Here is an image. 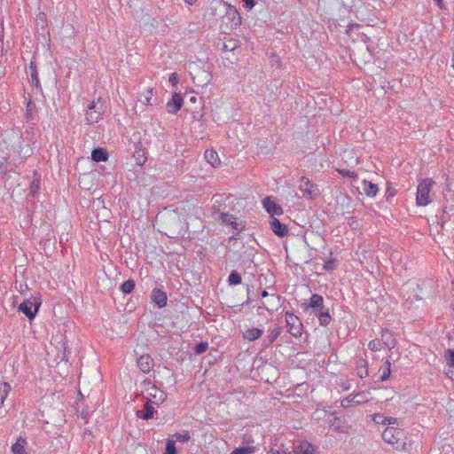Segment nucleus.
Returning <instances> with one entry per match:
<instances>
[{"label": "nucleus", "instance_id": "1", "mask_svg": "<svg viewBox=\"0 0 454 454\" xmlns=\"http://www.w3.org/2000/svg\"><path fill=\"white\" fill-rule=\"evenodd\" d=\"M434 184V182L431 178H425L419 184L416 195L418 206L425 207L431 202L429 195Z\"/></svg>", "mask_w": 454, "mask_h": 454}, {"label": "nucleus", "instance_id": "2", "mask_svg": "<svg viewBox=\"0 0 454 454\" xmlns=\"http://www.w3.org/2000/svg\"><path fill=\"white\" fill-rule=\"evenodd\" d=\"M285 318L288 333L294 337H300L303 330L300 318L288 311L286 313Z\"/></svg>", "mask_w": 454, "mask_h": 454}, {"label": "nucleus", "instance_id": "3", "mask_svg": "<svg viewBox=\"0 0 454 454\" xmlns=\"http://www.w3.org/2000/svg\"><path fill=\"white\" fill-rule=\"evenodd\" d=\"M40 305V301L32 299H25L20 304L18 310L22 312L29 320H32L38 312Z\"/></svg>", "mask_w": 454, "mask_h": 454}, {"label": "nucleus", "instance_id": "4", "mask_svg": "<svg viewBox=\"0 0 454 454\" xmlns=\"http://www.w3.org/2000/svg\"><path fill=\"white\" fill-rule=\"evenodd\" d=\"M103 104L98 100V102L92 101L88 106L86 112V120L89 123H96L102 118Z\"/></svg>", "mask_w": 454, "mask_h": 454}, {"label": "nucleus", "instance_id": "5", "mask_svg": "<svg viewBox=\"0 0 454 454\" xmlns=\"http://www.w3.org/2000/svg\"><path fill=\"white\" fill-rule=\"evenodd\" d=\"M403 434V430L397 427H388L383 431L382 438L386 442L395 446V444H398Z\"/></svg>", "mask_w": 454, "mask_h": 454}, {"label": "nucleus", "instance_id": "6", "mask_svg": "<svg viewBox=\"0 0 454 454\" xmlns=\"http://www.w3.org/2000/svg\"><path fill=\"white\" fill-rule=\"evenodd\" d=\"M299 189L301 191L303 197L313 199L317 195L315 185L306 176L301 177Z\"/></svg>", "mask_w": 454, "mask_h": 454}, {"label": "nucleus", "instance_id": "7", "mask_svg": "<svg viewBox=\"0 0 454 454\" xmlns=\"http://www.w3.org/2000/svg\"><path fill=\"white\" fill-rule=\"evenodd\" d=\"M147 395L151 397V402L155 404L162 403L166 399V394L153 385L146 389Z\"/></svg>", "mask_w": 454, "mask_h": 454}, {"label": "nucleus", "instance_id": "8", "mask_svg": "<svg viewBox=\"0 0 454 454\" xmlns=\"http://www.w3.org/2000/svg\"><path fill=\"white\" fill-rule=\"evenodd\" d=\"M270 229L274 232L275 235L278 237H285L288 233L287 226L282 223L278 219L275 217H271L270 219Z\"/></svg>", "mask_w": 454, "mask_h": 454}, {"label": "nucleus", "instance_id": "9", "mask_svg": "<svg viewBox=\"0 0 454 454\" xmlns=\"http://www.w3.org/2000/svg\"><path fill=\"white\" fill-rule=\"evenodd\" d=\"M183 106V98L180 94L175 93L167 103L168 112L176 114Z\"/></svg>", "mask_w": 454, "mask_h": 454}, {"label": "nucleus", "instance_id": "10", "mask_svg": "<svg viewBox=\"0 0 454 454\" xmlns=\"http://www.w3.org/2000/svg\"><path fill=\"white\" fill-rule=\"evenodd\" d=\"M314 446L308 442H301L294 444L292 451L289 454H314Z\"/></svg>", "mask_w": 454, "mask_h": 454}, {"label": "nucleus", "instance_id": "11", "mask_svg": "<svg viewBox=\"0 0 454 454\" xmlns=\"http://www.w3.org/2000/svg\"><path fill=\"white\" fill-rule=\"evenodd\" d=\"M263 207L265 210L270 214L271 215H279L283 214L282 207L275 203V201L271 200L270 197H266L262 201Z\"/></svg>", "mask_w": 454, "mask_h": 454}, {"label": "nucleus", "instance_id": "12", "mask_svg": "<svg viewBox=\"0 0 454 454\" xmlns=\"http://www.w3.org/2000/svg\"><path fill=\"white\" fill-rule=\"evenodd\" d=\"M152 403L151 401H147L142 410L137 411V417L145 420L152 419L156 412Z\"/></svg>", "mask_w": 454, "mask_h": 454}, {"label": "nucleus", "instance_id": "13", "mask_svg": "<svg viewBox=\"0 0 454 454\" xmlns=\"http://www.w3.org/2000/svg\"><path fill=\"white\" fill-rule=\"evenodd\" d=\"M220 219L227 225H231L233 230L240 231L243 229L241 223L237 221V218L228 213H221Z\"/></svg>", "mask_w": 454, "mask_h": 454}, {"label": "nucleus", "instance_id": "14", "mask_svg": "<svg viewBox=\"0 0 454 454\" xmlns=\"http://www.w3.org/2000/svg\"><path fill=\"white\" fill-rule=\"evenodd\" d=\"M308 307L313 309L315 311H322L327 309L324 305L323 296L317 294L311 295Z\"/></svg>", "mask_w": 454, "mask_h": 454}, {"label": "nucleus", "instance_id": "15", "mask_svg": "<svg viewBox=\"0 0 454 454\" xmlns=\"http://www.w3.org/2000/svg\"><path fill=\"white\" fill-rule=\"evenodd\" d=\"M151 298L159 308H163L167 305V294L160 289H154L152 292Z\"/></svg>", "mask_w": 454, "mask_h": 454}, {"label": "nucleus", "instance_id": "16", "mask_svg": "<svg viewBox=\"0 0 454 454\" xmlns=\"http://www.w3.org/2000/svg\"><path fill=\"white\" fill-rule=\"evenodd\" d=\"M138 368L145 373H148L153 367V359L148 355H143L137 359Z\"/></svg>", "mask_w": 454, "mask_h": 454}, {"label": "nucleus", "instance_id": "17", "mask_svg": "<svg viewBox=\"0 0 454 454\" xmlns=\"http://www.w3.org/2000/svg\"><path fill=\"white\" fill-rule=\"evenodd\" d=\"M27 445V439L20 436L11 448L12 454H28V452L26 451Z\"/></svg>", "mask_w": 454, "mask_h": 454}, {"label": "nucleus", "instance_id": "18", "mask_svg": "<svg viewBox=\"0 0 454 454\" xmlns=\"http://www.w3.org/2000/svg\"><path fill=\"white\" fill-rule=\"evenodd\" d=\"M204 157L206 160L214 168L218 167L220 165V159L218 153L212 150L207 149L205 151Z\"/></svg>", "mask_w": 454, "mask_h": 454}, {"label": "nucleus", "instance_id": "19", "mask_svg": "<svg viewBox=\"0 0 454 454\" xmlns=\"http://www.w3.org/2000/svg\"><path fill=\"white\" fill-rule=\"evenodd\" d=\"M263 334V330L260 328H250L243 333V338L249 341L258 340Z\"/></svg>", "mask_w": 454, "mask_h": 454}, {"label": "nucleus", "instance_id": "20", "mask_svg": "<svg viewBox=\"0 0 454 454\" xmlns=\"http://www.w3.org/2000/svg\"><path fill=\"white\" fill-rule=\"evenodd\" d=\"M91 159L94 161H106L108 159V153L106 149L98 147L91 152Z\"/></svg>", "mask_w": 454, "mask_h": 454}, {"label": "nucleus", "instance_id": "21", "mask_svg": "<svg viewBox=\"0 0 454 454\" xmlns=\"http://www.w3.org/2000/svg\"><path fill=\"white\" fill-rule=\"evenodd\" d=\"M363 191L368 197H374L378 193L379 188H378L377 184H375L370 181L364 180L363 181Z\"/></svg>", "mask_w": 454, "mask_h": 454}, {"label": "nucleus", "instance_id": "22", "mask_svg": "<svg viewBox=\"0 0 454 454\" xmlns=\"http://www.w3.org/2000/svg\"><path fill=\"white\" fill-rule=\"evenodd\" d=\"M315 315L318 317L319 323L322 326H327L332 321V317L329 313V309L322 311H315Z\"/></svg>", "mask_w": 454, "mask_h": 454}, {"label": "nucleus", "instance_id": "23", "mask_svg": "<svg viewBox=\"0 0 454 454\" xmlns=\"http://www.w3.org/2000/svg\"><path fill=\"white\" fill-rule=\"evenodd\" d=\"M381 339H382V341L384 342V344L388 348H395V346L396 344V340L394 338L393 334L388 330H383L382 331V333H381Z\"/></svg>", "mask_w": 454, "mask_h": 454}, {"label": "nucleus", "instance_id": "24", "mask_svg": "<svg viewBox=\"0 0 454 454\" xmlns=\"http://www.w3.org/2000/svg\"><path fill=\"white\" fill-rule=\"evenodd\" d=\"M282 330L280 327H276L273 330L270 331V334L267 336V338L263 340V347H269L270 346L281 334Z\"/></svg>", "mask_w": 454, "mask_h": 454}, {"label": "nucleus", "instance_id": "25", "mask_svg": "<svg viewBox=\"0 0 454 454\" xmlns=\"http://www.w3.org/2000/svg\"><path fill=\"white\" fill-rule=\"evenodd\" d=\"M390 367H391V364L388 360H387V361H385L384 365L380 368V370H379V372L380 373V380L381 381H386L387 380L389 379L390 373H391Z\"/></svg>", "mask_w": 454, "mask_h": 454}, {"label": "nucleus", "instance_id": "26", "mask_svg": "<svg viewBox=\"0 0 454 454\" xmlns=\"http://www.w3.org/2000/svg\"><path fill=\"white\" fill-rule=\"evenodd\" d=\"M12 387L7 382L0 383V401L1 405L4 404V400L7 398Z\"/></svg>", "mask_w": 454, "mask_h": 454}, {"label": "nucleus", "instance_id": "27", "mask_svg": "<svg viewBox=\"0 0 454 454\" xmlns=\"http://www.w3.org/2000/svg\"><path fill=\"white\" fill-rule=\"evenodd\" d=\"M29 70H30V79H31V82L38 87L39 85V78H38V73H37V70H36V66H35V63L31 61L30 65H29Z\"/></svg>", "mask_w": 454, "mask_h": 454}, {"label": "nucleus", "instance_id": "28", "mask_svg": "<svg viewBox=\"0 0 454 454\" xmlns=\"http://www.w3.org/2000/svg\"><path fill=\"white\" fill-rule=\"evenodd\" d=\"M256 451V447L254 446H243L239 447L233 450L231 454H252Z\"/></svg>", "mask_w": 454, "mask_h": 454}, {"label": "nucleus", "instance_id": "29", "mask_svg": "<svg viewBox=\"0 0 454 454\" xmlns=\"http://www.w3.org/2000/svg\"><path fill=\"white\" fill-rule=\"evenodd\" d=\"M242 282V278L236 270H232L228 277V283L231 286L239 285Z\"/></svg>", "mask_w": 454, "mask_h": 454}, {"label": "nucleus", "instance_id": "30", "mask_svg": "<svg viewBox=\"0 0 454 454\" xmlns=\"http://www.w3.org/2000/svg\"><path fill=\"white\" fill-rule=\"evenodd\" d=\"M134 288H135V282L132 279H128L127 281L123 282L121 286V290L124 294L132 293Z\"/></svg>", "mask_w": 454, "mask_h": 454}, {"label": "nucleus", "instance_id": "31", "mask_svg": "<svg viewBox=\"0 0 454 454\" xmlns=\"http://www.w3.org/2000/svg\"><path fill=\"white\" fill-rule=\"evenodd\" d=\"M164 454H176V448L175 445L174 439H168L166 442L165 453Z\"/></svg>", "mask_w": 454, "mask_h": 454}, {"label": "nucleus", "instance_id": "32", "mask_svg": "<svg viewBox=\"0 0 454 454\" xmlns=\"http://www.w3.org/2000/svg\"><path fill=\"white\" fill-rule=\"evenodd\" d=\"M173 438H175V442L178 441L181 442H187L190 441L191 435H190L189 432L186 431L184 434L176 433L175 434H173Z\"/></svg>", "mask_w": 454, "mask_h": 454}, {"label": "nucleus", "instance_id": "33", "mask_svg": "<svg viewBox=\"0 0 454 454\" xmlns=\"http://www.w3.org/2000/svg\"><path fill=\"white\" fill-rule=\"evenodd\" d=\"M444 358L450 366L454 367V349H447L444 354Z\"/></svg>", "mask_w": 454, "mask_h": 454}, {"label": "nucleus", "instance_id": "34", "mask_svg": "<svg viewBox=\"0 0 454 454\" xmlns=\"http://www.w3.org/2000/svg\"><path fill=\"white\" fill-rule=\"evenodd\" d=\"M376 417H379L380 419H381V424L382 425H394L396 423L397 421V419L395 418H392V417H383L382 415L380 414H376Z\"/></svg>", "mask_w": 454, "mask_h": 454}, {"label": "nucleus", "instance_id": "35", "mask_svg": "<svg viewBox=\"0 0 454 454\" xmlns=\"http://www.w3.org/2000/svg\"><path fill=\"white\" fill-rule=\"evenodd\" d=\"M356 374L361 379H364L368 376V370L366 367V363L364 361H363V365L358 366Z\"/></svg>", "mask_w": 454, "mask_h": 454}, {"label": "nucleus", "instance_id": "36", "mask_svg": "<svg viewBox=\"0 0 454 454\" xmlns=\"http://www.w3.org/2000/svg\"><path fill=\"white\" fill-rule=\"evenodd\" d=\"M207 347H208V345L207 342L201 341L195 345L194 351L196 354L200 355V354L206 352V350L207 349Z\"/></svg>", "mask_w": 454, "mask_h": 454}, {"label": "nucleus", "instance_id": "37", "mask_svg": "<svg viewBox=\"0 0 454 454\" xmlns=\"http://www.w3.org/2000/svg\"><path fill=\"white\" fill-rule=\"evenodd\" d=\"M254 442L253 435L250 434H244L242 437V444H245L246 446H252Z\"/></svg>", "mask_w": 454, "mask_h": 454}, {"label": "nucleus", "instance_id": "38", "mask_svg": "<svg viewBox=\"0 0 454 454\" xmlns=\"http://www.w3.org/2000/svg\"><path fill=\"white\" fill-rule=\"evenodd\" d=\"M339 173L342 176H345V177H352L354 179H356L357 177L356 174H355V172L353 171H350L348 169H340L339 170Z\"/></svg>", "mask_w": 454, "mask_h": 454}, {"label": "nucleus", "instance_id": "39", "mask_svg": "<svg viewBox=\"0 0 454 454\" xmlns=\"http://www.w3.org/2000/svg\"><path fill=\"white\" fill-rule=\"evenodd\" d=\"M380 347H381V344L380 341L378 340H371L368 344V348L369 349H371L372 351H377V350H380Z\"/></svg>", "mask_w": 454, "mask_h": 454}, {"label": "nucleus", "instance_id": "40", "mask_svg": "<svg viewBox=\"0 0 454 454\" xmlns=\"http://www.w3.org/2000/svg\"><path fill=\"white\" fill-rule=\"evenodd\" d=\"M325 270H333L335 269V259H330L324 264Z\"/></svg>", "mask_w": 454, "mask_h": 454}, {"label": "nucleus", "instance_id": "41", "mask_svg": "<svg viewBox=\"0 0 454 454\" xmlns=\"http://www.w3.org/2000/svg\"><path fill=\"white\" fill-rule=\"evenodd\" d=\"M229 8H230V12L228 13L231 14L233 16V19L237 18L238 21L240 22V16L239 15L236 9H233L232 6H231V5H229Z\"/></svg>", "mask_w": 454, "mask_h": 454}, {"label": "nucleus", "instance_id": "42", "mask_svg": "<svg viewBox=\"0 0 454 454\" xmlns=\"http://www.w3.org/2000/svg\"><path fill=\"white\" fill-rule=\"evenodd\" d=\"M243 3L244 6L249 10H251L255 4L254 0H243Z\"/></svg>", "mask_w": 454, "mask_h": 454}, {"label": "nucleus", "instance_id": "43", "mask_svg": "<svg viewBox=\"0 0 454 454\" xmlns=\"http://www.w3.org/2000/svg\"><path fill=\"white\" fill-rule=\"evenodd\" d=\"M271 300L273 301H275V302H272L271 305L275 306V307H278V305L279 303V300H280L279 296L275 294H271Z\"/></svg>", "mask_w": 454, "mask_h": 454}, {"label": "nucleus", "instance_id": "44", "mask_svg": "<svg viewBox=\"0 0 454 454\" xmlns=\"http://www.w3.org/2000/svg\"><path fill=\"white\" fill-rule=\"evenodd\" d=\"M168 81H169L172 84H176V83L178 82L177 74H176V73L171 74H170V76H169Z\"/></svg>", "mask_w": 454, "mask_h": 454}, {"label": "nucleus", "instance_id": "45", "mask_svg": "<svg viewBox=\"0 0 454 454\" xmlns=\"http://www.w3.org/2000/svg\"><path fill=\"white\" fill-rule=\"evenodd\" d=\"M143 155H144V153H143V152H141L140 150H139V151H136V158H137V160H138V164H139V165H142V164L145 162V160L141 161V160H139V157H141V156H143Z\"/></svg>", "mask_w": 454, "mask_h": 454}, {"label": "nucleus", "instance_id": "46", "mask_svg": "<svg viewBox=\"0 0 454 454\" xmlns=\"http://www.w3.org/2000/svg\"><path fill=\"white\" fill-rule=\"evenodd\" d=\"M34 107H35V104H33L32 102H28L27 106V114H30V113Z\"/></svg>", "mask_w": 454, "mask_h": 454}, {"label": "nucleus", "instance_id": "47", "mask_svg": "<svg viewBox=\"0 0 454 454\" xmlns=\"http://www.w3.org/2000/svg\"><path fill=\"white\" fill-rule=\"evenodd\" d=\"M267 454H282V453H280V451H279V450H278L270 449V450L268 451V453H267Z\"/></svg>", "mask_w": 454, "mask_h": 454}, {"label": "nucleus", "instance_id": "48", "mask_svg": "<svg viewBox=\"0 0 454 454\" xmlns=\"http://www.w3.org/2000/svg\"><path fill=\"white\" fill-rule=\"evenodd\" d=\"M198 0H184V2L186 4H188L189 5H192L193 4H195Z\"/></svg>", "mask_w": 454, "mask_h": 454}, {"label": "nucleus", "instance_id": "49", "mask_svg": "<svg viewBox=\"0 0 454 454\" xmlns=\"http://www.w3.org/2000/svg\"><path fill=\"white\" fill-rule=\"evenodd\" d=\"M261 296H262V298H265V297L269 296V293H268L266 290H263V291L262 292V294H261Z\"/></svg>", "mask_w": 454, "mask_h": 454}, {"label": "nucleus", "instance_id": "50", "mask_svg": "<svg viewBox=\"0 0 454 454\" xmlns=\"http://www.w3.org/2000/svg\"><path fill=\"white\" fill-rule=\"evenodd\" d=\"M440 8H442V0H434Z\"/></svg>", "mask_w": 454, "mask_h": 454}, {"label": "nucleus", "instance_id": "51", "mask_svg": "<svg viewBox=\"0 0 454 454\" xmlns=\"http://www.w3.org/2000/svg\"><path fill=\"white\" fill-rule=\"evenodd\" d=\"M145 103L146 105H152V104L150 103V98H149V97H145Z\"/></svg>", "mask_w": 454, "mask_h": 454}, {"label": "nucleus", "instance_id": "52", "mask_svg": "<svg viewBox=\"0 0 454 454\" xmlns=\"http://www.w3.org/2000/svg\"><path fill=\"white\" fill-rule=\"evenodd\" d=\"M374 421L377 422V423H380L381 424V419H380L379 417H374Z\"/></svg>", "mask_w": 454, "mask_h": 454}, {"label": "nucleus", "instance_id": "53", "mask_svg": "<svg viewBox=\"0 0 454 454\" xmlns=\"http://www.w3.org/2000/svg\"><path fill=\"white\" fill-rule=\"evenodd\" d=\"M263 308L266 309L267 310H270V309L266 305H263ZM271 310H274V309H271Z\"/></svg>", "mask_w": 454, "mask_h": 454}, {"label": "nucleus", "instance_id": "54", "mask_svg": "<svg viewBox=\"0 0 454 454\" xmlns=\"http://www.w3.org/2000/svg\"><path fill=\"white\" fill-rule=\"evenodd\" d=\"M2 31H3V28H2V29L0 28V41H1V40H2V38H3Z\"/></svg>", "mask_w": 454, "mask_h": 454}, {"label": "nucleus", "instance_id": "55", "mask_svg": "<svg viewBox=\"0 0 454 454\" xmlns=\"http://www.w3.org/2000/svg\"><path fill=\"white\" fill-rule=\"evenodd\" d=\"M190 100H191L192 102H195V101H196V98H195V97H192V98H191V99H190Z\"/></svg>", "mask_w": 454, "mask_h": 454}, {"label": "nucleus", "instance_id": "56", "mask_svg": "<svg viewBox=\"0 0 454 454\" xmlns=\"http://www.w3.org/2000/svg\"><path fill=\"white\" fill-rule=\"evenodd\" d=\"M282 454H289L286 450H284Z\"/></svg>", "mask_w": 454, "mask_h": 454}]
</instances>
